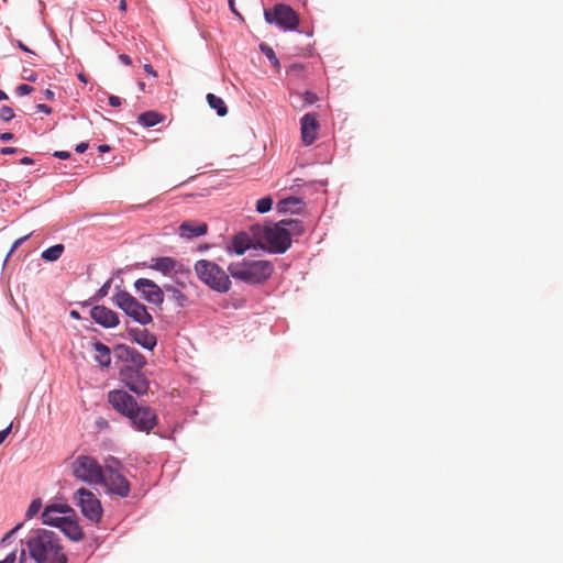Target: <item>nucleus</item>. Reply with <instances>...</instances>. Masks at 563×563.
Instances as JSON below:
<instances>
[{
  "label": "nucleus",
  "instance_id": "nucleus-17",
  "mask_svg": "<svg viewBox=\"0 0 563 563\" xmlns=\"http://www.w3.org/2000/svg\"><path fill=\"white\" fill-rule=\"evenodd\" d=\"M207 230L208 225L205 222L185 221L179 227V234L184 238L201 236Z\"/></svg>",
  "mask_w": 563,
  "mask_h": 563
},
{
  "label": "nucleus",
  "instance_id": "nucleus-20",
  "mask_svg": "<svg viewBox=\"0 0 563 563\" xmlns=\"http://www.w3.org/2000/svg\"><path fill=\"white\" fill-rule=\"evenodd\" d=\"M165 120V115L157 112V111H145L141 113L137 118V122L145 126V128H152Z\"/></svg>",
  "mask_w": 563,
  "mask_h": 563
},
{
  "label": "nucleus",
  "instance_id": "nucleus-57",
  "mask_svg": "<svg viewBox=\"0 0 563 563\" xmlns=\"http://www.w3.org/2000/svg\"><path fill=\"white\" fill-rule=\"evenodd\" d=\"M301 68H302V67H301V66H299V65H292V66H291V69H292V70H300Z\"/></svg>",
  "mask_w": 563,
  "mask_h": 563
},
{
  "label": "nucleus",
  "instance_id": "nucleus-15",
  "mask_svg": "<svg viewBox=\"0 0 563 563\" xmlns=\"http://www.w3.org/2000/svg\"><path fill=\"white\" fill-rule=\"evenodd\" d=\"M301 137L306 145H310L317 139V130L319 128L316 113H307L301 118Z\"/></svg>",
  "mask_w": 563,
  "mask_h": 563
},
{
  "label": "nucleus",
  "instance_id": "nucleus-40",
  "mask_svg": "<svg viewBox=\"0 0 563 563\" xmlns=\"http://www.w3.org/2000/svg\"><path fill=\"white\" fill-rule=\"evenodd\" d=\"M36 109L40 111V112H43L45 114H51L52 113V108L48 107L47 104H44V103H40L36 106Z\"/></svg>",
  "mask_w": 563,
  "mask_h": 563
},
{
  "label": "nucleus",
  "instance_id": "nucleus-13",
  "mask_svg": "<svg viewBox=\"0 0 563 563\" xmlns=\"http://www.w3.org/2000/svg\"><path fill=\"white\" fill-rule=\"evenodd\" d=\"M69 517H75V511L68 505H49L46 506L42 512V520L44 525L54 526L59 528L60 525Z\"/></svg>",
  "mask_w": 563,
  "mask_h": 563
},
{
  "label": "nucleus",
  "instance_id": "nucleus-11",
  "mask_svg": "<svg viewBox=\"0 0 563 563\" xmlns=\"http://www.w3.org/2000/svg\"><path fill=\"white\" fill-rule=\"evenodd\" d=\"M120 379L136 395H144L148 390V380L144 374L132 366H125L120 371Z\"/></svg>",
  "mask_w": 563,
  "mask_h": 563
},
{
  "label": "nucleus",
  "instance_id": "nucleus-24",
  "mask_svg": "<svg viewBox=\"0 0 563 563\" xmlns=\"http://www.w3.org/2000/svg\"><path fill=\"white\" fill-rule=\"evenodd\" d=\"M208 104L211 109H214L220 117H224L228 113V108L224 101L213 93H208L206 97Z\"/></svg>",
  "mask_w": 563,
  "mask_h": 563
},
{
  "label": "nucleus",
  "instance_id": "nucleus-46",
  "mask_svg": "<svg viewBox=\"0 0 563 563\" xmlns=\"http://www.w3.org/2000/svg\"><path fill=\"white\" fill-rule=\"evenodd\" d=\"M144 70H145L147 74H150V75H152V76H154V77H156V76H157L156 71L154 70V68H153L150 64H145V65H144Z\"/></svg>",
  "mask_w": 563,
  "mask_h": 563
},
{
  "label": "nucleus",
  "instance_id": "nucleus-32",
  "mask_svg": "<svg viewBox=\"0 0 563 563\" xmlns=\"http://www.w3.org/2000/svg\"><path fill=\"white\" fill-rule=\"evenodd\" d=\"M41 507H42V501H41V499H34V500L30 504V506H29V508H27V510H26L25 517H26L27 519L33 518V517H34V516H35V515L41 510Z\"/></svg>",
  "mask_w": 563,
  "mask_h": 563
},
{
  "label": "nucleus",
  "instance_id": "nucleus-44",
  "mask_svg": "<svg viewBox=\"0 0 563 563\" xmlns=\"http://www.w3.org/2000/svg\"><path fill=\"white\" fill-rule=\"evenodd\" d=\"M23 79L27 80V81H36L37 79V75L33 71H30L27 75H24L23 76Z\"/></svg>",
  "mask_w": 563,
  "mask_h": 563
},
{
  "label": "nucleus",
  "instance_id": "nucleus-36",
  "mask_svg": "<svg viewBox=\"0 0 563 563\" xmlns=\"http://www.w3.org/2000/svg\"><path fill=\"white\" fill-rule=\"evenodd\" d=\"M22 527V523L15 526L13 529H11L9 532H7L3 538L1 539V543L5 544L10 538Z\"/></svg>",
  "mask_w": 563,
  "mask_h": 563
},
{
  "label": "nucleus",
  "instance_id": "nucleus-30",
  "mask_svg": "<svg viewBox=\"0 0 563 563\" xmlns=\"http://www.w3.org/2000/svg\"><path fill=\"white\" fill-rule=\"evenodd\" d=\"M261 51L265 54V56L272 62V64L275 66V67H278L279 66V60L274 52V49L272 47H269L268 45L266 44H262L261 45Z\"/></svg>",
  "mask_w": 563,
  "mask_h": 563
},
{
  "label": "nucleus",
  "instance_id": "nucleus-5",
  "mask_svg": "<svg viewBox=\"0 0 563 563\" xmlns=\"http://www.w3.org/2000/svg\"><path fill=\"white\" fill-rule=\"evenodd\" d=\"M199 279L216 291L227 292L231 282L228 274L216 263L200 260L195 265Z\"/></svg>",
  "mask_w": 563,
  "mask_h": 563
},
{
  "label": "nucleus",
  "instance_id": "nucleus-34",
  "mask_svg": "<svg viewBox=\"0 0 563 563\" xmlns=\"http://www.w3.org/2000/svg\"><path fill=\"white\" fill-rule=\"evenodd\" d=\"M33 87L26 84H21L16 87V93L19 96H26L30 95L33 91Z\"/></svg>",
  "mask_w": 563,
  "mask_h": 563
},
{
  "label": "nucleus",
  "instance_id": "nucleus-23",
  "mask_svg": "<svg viewBox=\"0 0 563 563\" xmlns=\"http://www.w3.org/2000/svg\"><path fill=\"white\" fill-rule=\"evenodd\" d=\"M302 205H303V202L300 198L288 197V198L282 199L277 203V208L282 212H287V211L296 212L301 209Z\"/></svg>",
  "mask_w": 563,
  "mask_h": 563
},
{
  "label": "nucleus",
  "instance_id": "nucleus-51",
  "mask_svg": "<svg viewBox=\"0 0 563 563\" xmlns=\"http://www.w3.org/2000/svg\"><path fill=\"white\" fill-rule=\"evenodd\" d=\"M20 163L23 165H31L33 164V159L31 157L25 156L20 161Z\"/></svg>",
  "mask_w": 563,
  "mask_h": 563
},
{
  "label": "nucleus",
  "instance_id": "nucleus-7",
  "mask_svg": "<svg viewBox=\"0 0 563 563\" xmlns=\"http://www.w3.org/2000/svg\"><path fill=\"white\" fill-rule=\"evenodd\" d=\"M113 302L130 318L142 325L150 324L153 321L146 307L125 290L118 291L113 297Z\"/></svg>",
  "mask_w": 563,
  "mask_h": 563
},
{
  "label": "nucleus",
  "instance_id": "nucleus-52",
  "mask_svg": "<svg viewBox=\"0 0 563 563\" xmlns=\"http://www.w3.org/2000/svg\"><path fill=\"white\" fill-rule=\"evenodd\" d=\"M98 150H99V152H101V153H107V152H109L111 148H110V146H109V145H107V144H102V145H99Z\"/></svg>",
  "mask_w": 563,
  "mask_h": 563
},
{
  "label": "nucleus",
  "instance_id": "nucleus-3",
  "mask_svg": "<svg viewBox=\"0 0 563 563\" xmlns=\"http://www.w3.org/2000/svg\"><path fill=\"white\" fill-rule=\"evenodd\" d=\"M228 271L234 279L249 285H257L266 282L272 276L274 265L265 260H243L230 264Z\"/></svg>",
  "mask_w": 563,
  "mask_h": 563
},
{
  "label": "nucleus",
  "instance_id": "nucleus-45",
  "mask_svg": "<svg viewBox=\"0 0 563 563\" xmlns=\"http://www.w3.org/2000/svg\"><path fill=\"white\" fill-rule=\"evenodd\" d=\"M13 139V134L11 132H4L0 134V140L3 142L11 141Z\"/></svg>",
  "mask_w": 563,
  "mask_h": 563
},
{
  "label": "nucleus",
  "instance_id": "nucleus-1",
  "mask_svg": "<svg viewBox=\"0 0 563 563\" xmlns=\"http://www.w3.org/2000/svg\"><path fill=\"white\" fill-rule=\"evenodd\" d=\"M108 401L114 410L128 417L139 431L148 433L157 423L156 413L150 407H140L125 390H110Z\"/></svg>",
  "mask_w": 563,
  "mask_h": 563
},
{
  "label": "nucleus",
  "instance_id": "nucleus-12",
  "mask_svg": "<svg viewBox=\"0 0 563 563\" xmlns=\"http://www.w3.org/2000/svg\"><path fill=\"white\" fill-rule=\"evenodd\" d=\"M134 287L141 297L148 303L161 307L164 302V291L153 280L147 278H139L135 280Z\"/></svg>",
  "mask_w": 563,
  "mask_h": 563
},
{
  "label": "nucleus",
  "instance_id": "nucleus-21",
  "mask_svg": "<svg viewBox=\"0 0 563 563\" xmlns=\"http://www.w3.org/2000/svg\"><path fill=\"white\" fill-rule=\"evenodd\" d=\"M135 341L144 349L153 350L156 345V338L151 334L147 330H134Z\"/></svg>",
  "mask_w": 563,
  "mask_h": 563
},
{
  "label": "nucleus",
  "instance_id": "nucleus-18",
  "mask_svg": "<svg viewBox=\"0 0 563 563\" xmlns=\"http://www.w3.org/2000/svg\"><path fill=\"white\" fill-rule=\"evenodd\" d=\"M95 361L102 367H108L111 364V351L109 346L100 341L92 343Z\"/></svg>",
  "mask_w": 563,
  "mask_h": 563
},
{
  "label": "nucleus",
  "instance_id": "nucleus-43",
  "mask_svg": "<svg viewBox=\"0 0 563 563\" xmlns=\"http://www.w3.org/2000/svg\"><path fill=\"white\" fill-rule=\"evenodd\" d=\"M119 59L124 64V65H131L132 64V59L129 55L126 54H120L119 55Z\"/></svg>",
  "mask_w": 563,
  "mask_h": 563
},
{
  "label": "nucleus",
  "instance_id": "nucleus-4",
  "mask_svg": "<svg viewBox=\"0 0 563 563\" xmlns=\"http://www.w3.org/2000/svg\"><path fill=\"white\" fill-rule=\"evenodd\" d=\"M254 234L263 249L275 254L285 253L291 245V230L286 229L280 221L274 225L257 228Z\"/></svg>",
  "mask_w": 563,
  "mask_h": 563
},
{
  "label": "nucleus",
  "instance_id": "nucleus-56",
  "mask_svg": "<svg viewBox=\"0 0 563 563\" xmlns=\"http://www.w3.org/2000/svg\"><path fill=\"white\" fill-rule=\"evenodd\" d=\"M70 316H71L73 318H79V313H78L76 310H73V311L70 312Z\"/></svg>",
  "mask_w": 563,
  "mask_h": 563
},
{
  "label": "nucleus",
  "instance_id": "nucleus-54",
  "mask_svg": "<svg viewBox=\"0 0 563 563\" xmlns=\"http://www.w3.org/2000/svg\"><path fill=\"white\" fill-rule=\"evenodd\" d=\"M7 99H8V95L3 90H0V101L7 100Z\"/></svg>",
  "mask_w": 563,
  "mask_h": 563
},
{
  "label": "nucleus",
  "instance_id": "nucleus-8",
  "mask_svg": "<svg viewBox=\"0 0 563 563\" xmlns=\"http://www.w3.org/2000/svg\"><path fill=\"white\" fill-rule=\"evenodd\" d=\"M74 500L86 519L93 523H98L101 520L103 509L100 500L92 492L81 487L76 490Z\"/></svg>",
  "mask_w": 563,
  "mask_h": 563
},
{
  "label": "nucleus",
  "instance_id": "nucleus-37",
  "mask_svg": "<svg viewBox=\"0 0 563 563\" xmlns=\"http://www.w3.org/2000/svg\"><path fill=\"white\" fill-rule=\"evenodd\" d=\"M11 430H12V422L5 429L0 431V445L3 443V441L10 434Z\"/></svg>",
  "mask_w": 563,
  "mask_h": 563
},
{
  "label": "nucleus",
  "instance_id": "nucleus-28",
  "mask_svg": "<svg viewBox=\"0 0 563 563\" xmlns=\"http://www.w3.org/2000/svg\"><path fill=\"white\" fill-rule=\"evenodd\" d=\"M291 96H296L302 100L300 108H305L309 104H312L318 100L317 95L311 91H306L303 93L296 92V93H292Z\"/></svg>",
  "mask_w": 563,
  "mask_h": 563
},
{
  "label": "nucleus",
  "instance_id": "nucleus-38",
  "mask_svg": "<svg viewBox=\"0 0 563 563\" xmlns=\"http://www.w3.org/2000/svg\"><path fill=\"white\" fill-rule=\"evenodd\" d=\"M55 157L59 159H68L70 157V152L67 151H56L53 154Z\"/></svg>",
  "mask_w": 563,
  "mask_h": 563
},
{
  "label": "nucleus",
  "instance_id": "nucleus-22",
  "mask_svg": "<svg viewBox=\"0 0 563 563\" xmlns=\"http://www.w3.org/2000/svg\"><path fill=\"white\" fill-rule=\"evenodd\" d=\"M176 261L172 257H157L153 260L152 268L163 274H169L176 268Z\"/></svg>",
  "mask_w": 563,
  "mask_h": 563
},
{
  "label": "nucleus",
  "instance_id": "nucleus-9",
  "mask_svg": "<svg viewBox=\"0 0 563 563\" xmlns=\"http://www.w3.org/2000/svg\"><path fill=\"white\" fill-rule=\"evenodd\" d=\"M113 464H107L103 470V481L100 484L104 485L112 494L121 497H126L130 493V483L120 472V463L112 460Z\"/></svg>",
  "mask_w": 563,
  "mask_h": 563
},
{
  "label": "nucleus",
  "instance_id": "nucleus-39",
  "mask_svg": "<svg viewBox=\"0 0 563 563\" xmlns=\"http://www.w3.org/2000/svg\"><path fill=\"white\" fill-rule=\"evenodd\" d=\"M121 103H122V102H121V99H120L118 96H113V95H111V96L109 97V104H110L111 107H115V108H117V107H120V106H121Z\"/></svg>",
  "mask_w": 563,
  "mask_h": 563
},
{
  "label": "nucleus",
  "instance_id": "nucleus-35",
  "mask_svg": "<svg viewBox=\"0 0 563 563\" xmlns=\"http://www.w3.org/2000/svg\"><path fill=\"white\" fill-rule=\"evenodd\" d=\"M30 235L31 234H27L15 240L12 244L9 255H11L22 243H24L30 238Z\"/></svg>",
  "mask_w": 563,
  "mask_h": 563
},
{
  "label": "nucleus",
  "instance_id": "nucleus-50",
  "mask_svg": "<svg viewBox=\"0 0 563 563\" xmlns=\"http://www.w3.org/2000/svg\"><path fill=\"white\" fill-rule=\"evenodd\" d=\"M18 46L23 51V52H26V53H32L33 52L26 46L24 45L21 41H18Z\"/></svg>",
  "mask_w": 563,
  "mask_h": 563
},
{
  "label": "nucleus",
  "instance_id": "nucleus-42",
  "mask_svg": "<svg viewBox=\"0 0 563 563\" xmlns=\"http://www.w3.org/2000/svg\"><path fill=\"white\" fill-rule=\"evenodd\" d=\"M88 146H89V144H88V143H86V142H81V143H79V144H77V145H76V148H75V150H76V152H77V153H84V152H86V151H87Z\"/></svg>",
  "mask_w": 563,
  "mask_h": 563
},
{
  "label": "nucleus",
  "instance_id": "nucleus-29",
  "mask_svg": "<svg viewBox=\"0 0 563 563\" xmlns=\"http://www.w3.org/2000/svg\"><path fill=\"white\" fill-rule=\"evenodd\" d=\"M273 206V199L272 197L267 196L260 200H257L256 203V211L260 213H266L272 209Z\"/></svg>",
  "mask_w": 563,
  "mask_h": 563
},
{
  "label": "nucleus",
  "instance_id": "nucleus-16",
  "mask_svg": "<svg viewBox=\"0 0 563 563\" xmlns=\"http://www.w3.org/2000/svg\"><path fill=\"white\" fill-rule=\"evenodd\" d=\"M117 353L121 358H124L125 361L132 363V367L137 368L139 371H141V368L144 367L146 364L145 357L133 347L126 345H119L117 347Z\"/></svg>",
  "mask_w": 563,
  "mask_h": 563
},
{
  "label": "nucleus",
  "instance_id": "nucleus-19",
  "mask_svg": "<svg viewBox=\"0 0 563 563\" xmlns=\"http://www.w3.org/2000/svg\"><path fill=\"white\" fill-rule=\"evenodd\" d=\"M59 529L73 541H80L84 538V532L74 517H69L64 521Z\"/></svg>",
  "mask_w": 563,
  "mask_h": 563
},
{
  "label": "nucleus",
  "instance_id": "nucleus-55",
  "mask_svg": "<svg viewBox=\"0 0 563 563\" xmlns=\"http://www.w3.org/2000/svg\"><path fill=\"white\" fill-rule=\"evenodd\" d=\"M78 78H79V80H80V81H82V82H85V84L87 82V79H86L85 75L79 74V75H78Z\"/></svg>",
  "mask_w": 563,
  "mask_h": 563
},
{
  "label": "nucleus",
  "instance_id": "nucleus-47",
  "mask_svg": "<svg viewBox=\"0 0 563 563\" xmlns=\"http://www.w3.org/2000/svg\"><path fill=\"white\" fill-rule=\"evenodd\" d=\"M110 287V282L106 283L99 290V295L101 297L106 296L108 292V288Z\"/></svg>",
  "mask_w": 563,
  "mask_h": 563
},
{
  "label": "nucleus",
  "instance_id": "nucleus-2",
  "mask_svg": "<svg viewBox=\"0 0 563 563\" xmlns=\"http://www.w3.org/2000/svg\"><path fill=\"white\" fill-rule=\"evenodd\" d=\"M31 559L36 563H67L59 537L51 530L37 529L26 541Z\"/></svg>",
  "mask_w": 563,
  "mask_h": 563
},
{
  "label": "nucleus",
  "instance_id": "nucleus-27",
  "mask_svg": "<svg viewBox=\"0 0 563 563\" xmlns=\"http://www.w3.org/2000/svg\"><path fill=\"white\" fill-rule=\"evenodd\" d=\"M165 289L167 292H170L172 299L175 300L179 307L185 306L187 298L180 290L170 285L165 286Z\"/></svg>",
  "mask_w": 563,
  "mask_h": 563
},
{
  "label": "nucleus",
  "instance_id": "nucleus-48",
  "mask_svg": "<svg viewBox=\"0 0 563 563\" xmlns=\"http://www.w3.org/2000/svg\"><path fill=\"white\" fill-rule=\"evenodd\" d=\"M18 150L15 147H3L1 150V153L2 154H5V155H9V154H14Z\"/></svg>",
  "mask_w": 563,
  "mask_h": 563
},
{
  "label": "nucleus",
  "instance_id": "nucleus-49",
  "mask_svg": "<svg viewBox=\"0 0 563 563\" xmlns=\"http://www.w3.org/2000/svg\"><path fill=\"white\" fill-rule=\"evenodd\" d=\"M44 95L47 100H54L55 93L51 89H46Z\"/></svg>",
  "mask_w": 563,
  "mask_h": 563
},
{
  "label": "nucleus",
  "instance_id": "nucleus-25",
  "mask_svg": "<svg viewBox=\"0 0 563 563\" xmlns=\"http://www.w3.org/2000/svg\"><path fill=\"white\" fill-rule=\"evenodd\" d=\"M64 250L63 244H55L42 252V258L47 262H55L62 256Z\"/></svg>",
  "mask_w": 563,
  "mask_h": 563
},
{
  "label": "nucleus",
  "instance_id": "nucleus-14",
  "mask_svg": "<svg viewBox=\"0 0 563 563\" xmlns=\"http://www.w3.org/2000/svg\"><path fill=\"white\" fill-rule=\"evenodd\" d=\"M91 319L103 328H114L119 324V316L106 306H95L90 310Z\"/></svg>",
  "mask_w": 563,
  "mask_h": 563
},
{
  "label": "nucleus",
  "instance_id": "nucleus-53",
  "mask_svg": "<svg viewBox=\"0 0 563 563\" xmlns=\"http://www.w3.org/2000/svg\"><path fill=\"white\" fill-rule=\"evenodd\" d=\"M120 10L124 11L126 9V2L125 0H121L119 4Z\"/></svg>",
  "mask_w": 563,
  "mask_h": 563
},
{
  "label": "nucleus",
  "instance_id": "nucleus-6",
  "mask_svg": "<svg viewBox=\"0 0 563 563\" xmlns=\"http://www.w3.org/2000/svg\"><path fill=\"white\" fill-rule=\"evenodd\" d=\"M71 473L76 479L90 485L103 481L102 466L90 455H78L71 463Z\"/></svg>",
  "mask_w": 563,
  "mask_h": 563
},
{
  "label": "nucleus",
  "instance_id": "nucleus-58",
  "mask_svg": "<svg viewBox=\"0 0 563 563\" xmlns=\"http://www.w3.org/2000/svg\"><path fill=\"white\" fill-rule=\"evenodd\" d=\"M231 8L234 7L233 0H229ZM234 11V9H232Z\"/></svg>",
  "mask_w": 563,
  "mask_h": 563
},
{
  "label": "nucleus",
  "instance_id": "nucleus-41",
  "mask_svg": "<svg viewBox=\"0 0 563 563\" xmlns=\"http://www.w3.org/2000/svg\"><path fill=\"white\" fill-rule=\"evenodd\" d=\"M16 559L15 552L9 553L0 563H14Z\"/></svg>",
  "mask_w": 563,
  "mask_h": 563
},
{
  "label": "nucleus",
  "instance_id": "nucleus-10",
  "mask_svg": "<svg viewBox=\"0 0 563 563\" xmlns=\"http://www.w3.org/2000/svg\"><path fill=\"white\" fill-rule=\"evenodd\" d=\"M264 15L268 23H275L284 30H296L299 24V16L295 10L283 3L276 4L272 10H265Z\"/></svg>",
  "mask_w": 563,
  "mask_h": 563
},
{
  "label": "nucleus",
  "instance_id": "nucleus-26",
  "mask_svg": "<svg viewBox=\"0 0 563 563\" xmlns=\"http://www.w3.org/2000/svg\"><path fill=\"white\" fill-rule=\"evenodd\" d=\"M280 223L286 228V229H289L291 230V235L292 234H302L305 229H303V225L301 224V222H299L298 220H294V219H284L280 221Z\"/></svg>",
  "mask_w": 563,
  "mask_h": 563
},
{
  "label": "nucleus",
  "instance_id": "nucleus-33",
  "mask_svg": "<svg viewBox=\"0 0 563 563\" xmlns=\"http://www.w3.org/2000/svg\"><path fill=\"white\" fill-rule=\"evenodd\" d=\"M13 118H14V112H13L12 108H10L8 106H3L0 109V120L1 121L8 122V121L12 120Z\"/></svg>",
  "mask_w": 563,
  "mask_h": 563
},
{
  "label": "nucleus",
  "instance_id": "nucleus-31",
  "mask_svg": "<svg viewBox=\"0 0 563 563\" xmlns=\"http://www.w3.org/2000/svg\"><path fill=\"white\" fill-rule=\"evenodd\" d=\"M249 247V244L245 243V240L241 235H236L233 240V249L236 254H243Z\"/></svg>",
  "mask_w": 563,
  "mask_h": 563
}]
</instances>
